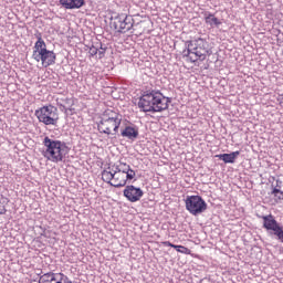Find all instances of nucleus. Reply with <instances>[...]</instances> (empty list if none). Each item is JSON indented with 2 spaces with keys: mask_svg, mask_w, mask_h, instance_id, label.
I'll return each instance as SVG.
<instances>
[{
  "mask_svg": "<svg viewBox=\"0 0 283 283\" xmlns=\"http://www.w3.org/2000/svg\"><path fill=\"white\" fill-rule=\"evenodd\" d=\"M43 150L42 156L50 160V163H63L67 154H70V148L67 143L59 140L56 138H51L45 136L42 140Z\"/></svg>",
  "mask_w": 283,
  "mask_h": 283,
  "instance_id": "obj_1",
  "label": "nucleus"
},
{
  "mask_svg": "<svg viewBox=\"0 0 283 283\" xmlns=\"http://www.w3.org/2000/svg\"><path fill=\"white\" fill-rule=\"evenodd\" d=\"M184 56L189 59L191 63L196 61H205L208 56H211L212 51L209 49V42L205 39H196L186 42V49L182 51Z\"/></svg>",
  "mask_w": 283,
  "mask_h": 283,
  "instance_id": "obj_2",
  "label": "nucleus"
},
{
  "mask_svg": "<svg viewBox=\"0 0 283 283\" xmlns=\"http://www.w3.org/2000/svg\"><path fill=\"white\" fill-rule=\"evenodd\" d=\"M164 98L165 95H163L160 91H146L139 97L137 105L140 112H150V114L161 113L164 111H158V107H160V103L165 101Z\"/></svg>",
  "mask_w": 283,
  "mask_h": 283,
  "instance_id": "obj_3",
  "label": "nucleus"
},
{
  "mask_svg": "<svg viewBox=\"0 0 283 283\" xmlns=\"http://www.w3.org/2000/svg\"><path fill=\"white\" fill-rule=\"evenodd\" d=\"M32 59L36 61V63H42L44 67H50V65L56 64V53L54 51L48 50V44L41 35L38 36V41L33 46Z\"/></svg>",
  "mask_w": 283,
  "mask_h": 283,
  "instance_id": "obj_4",
  "label": "nucleus"
},
{
  "mask_svg": "<svg viewBox=\"0 0 283 283\" xmlns=\"http://www.w3.org/2000/svg\"><path fill=\"white\" fill-rule=\"evenodd\" d=\"M35 116L44 125H56L59 123V108L49 105L35 111Z\"/></svg>",
  "mask_w": 283,
  "mask_h": 283,
  "instance_id": "obj_5",
  "label": "nucleus"
},
{
  "mask_svg": "<svg viewBox=\"0 0 283 283\" xmlns=\"http://www.w3.org/2000/svg\"><path fill=\"white\" fill-rule=\"evenodd\" d=\"M185 205L186 209L191 213V216H200L208 209L207 201H205V199L198 195L187 196L185 199Z\"/></svg>",
  "mask_w": 283,
  "mask_h": 283,
  "instance_id": "obj_6",
  "label": "nucleus"
},
{
  "mask_svg": "<svg viewBox=\"0 0 283 283\" xmlns=\"http://www.w3.org/2000/svg\"><path fill=\"white\" fill-rule=\"evenodd\" d=\"M263 220V229H266L270 235H274L279 242L283 243V227L273 214L261 216Z\"/></svg>",
  "mask_w": 283,
  "mask_h": 283,
  "instance_id": "obj_7",
  "label": "nucleus"
},
{
  "mask_svg": "<svg viewBox=\"0 0 283 283\" xmlns=\"http://www.w3.org/2000/svg\"><path fill=\"white\" fill-rule=\"evenodd\" d=\"M111 27L120 34H125V32H129L134 28V18L125 13L117 14L111 19Z\"/></svg>",
  "mask_w": 283,
  "mask_h": 283,
  "instance_id": "obj_8",
  "label": "nucleus"
},
{
  "mask_svg": "<svg viewBox=\"0 0 283 283\" xmlns=\"http://www.w3.org/2000/svg\"><path fill=\"white\" fill-rule=\"evenodd\" d=\"M97 129L99 134H107V136H114V138H116V134H118V129H120V122L101 118L97 123Z\"/></svg>",
  "mask_w": 283,
  "mask_h": 283,
  "instance_id": "obj_9",
  "label": "nucleus"
},
{
  "mask_svg": "<svg viewBox=\"0 0 283 283\" xmlns=\"http://www.w3.org/2000/svg\"><path fill=\"white\" fill-rule=\"evenodd\" d=\"M123 196L128 202H138L145 196V191L140 187L128 185L123 190Z\"/></svg>",
  "mask_w": 283,
  "mask_h": 283,
  "instance_id": "obj_10",
  "label": "nucleus"
},
{
  "mask_svg": "<svg viewBox=\"0 0 283 283\" xmlns=\"http://www.w3.org/2000/svg\"><path fill=\"white\" fill-rule=\"evenodd\" d=\"M102 180L111 185V187H115V189L125 187V180L118 181V175L113 174L112 170H103Z\"/></svg>",
  "mask_w": 283,
  "mask_h": 283,
  "instance_id": "obj_11",
  "label": "nucleus"
},
{
  "mask_svg": "<svg viewBox=\"0 0 283 283\" xmlns=\"http://www.w3.org/2000/svg\"><path fill=\"white\" fill-rule=\"evenodd\" d=\"M139 130H138V126L136 125H128L125 126L124 129H122L120 132V136L123 138H127L128 140H136L139 136Z\"/></svg>",
  "mask_w": 283,
  "mask_h": 283,
  "instance_id": "obj_12",
  "label": "nucleus"
},
{
  "mask_svg": "<svg viewBox=\"0 0 283 283\" xmlns=\"http://www.w3.org/2000/svg\"><path fill=\"white\" fill-rule=\"evenodd\" d=\"M60 6L65 10H81L85 6V0H60Z\"/></svg>",
  "mask_w": 283,
  "mask_h": 283,
  "instance_id": "obj_13",
  "label": "nucleus"
},
{
  "mask_svg": "<svg viewBox=\"0 0 283 283\" xmlns=\"http://www.w3.org/2000/svg\"><path fill=\"white\" fill-rule=\"evenodd\" d=\"M238 156H240V150L232 151L230 154L223 153L216 155L214 158H219V160L224 161L226 165H233L235 160H238Z\"/></svg>",
  "mask_w": 283,
  "mask_h": 283,
  "instance_id": "obj_14",
  "label": "nucleus"
},
{
  "mask_svg": "<svg viewBox=\"0 0 283 283\" xmlns=\"http://www.w3.org/2000/svg\"><path fill=\"white\" fill-rule=\"evenodd\" d=\"M102 119L113 120L116 123H123V115H120L112 109H107L104 112Z\"/></svg>",
  "mask_w": 283,
  "mask_h": 283,
  "instance_id": "obj_15",
  "label": "nucleus"
},
{
  "mask_svg": "<svg viewBox=\"0 0 283 283\" xmlns=\"http://www.w3.org/2000/svg\"><path fill=\"white\" fill-rule=\"evenodd\" d=\"M39 283H61V281H59L56 273L49 272L40 276Z\"/></svg>",
  "mask_w": 283,
  "mask_h": 283,
  "instance_id": "obj_16",
  "label": "nucleus"
},
{
  "mask_svg": "<svg viewBox=\"0 0 283 283\" xmlns=\"http://www.w3.org/2000/svg\"><path fill=\"white\" fill-rule=\"evenodd\" d=\"M124 178H125L124 182L126 187L127 182H132V180L136 178V171L130 168L128 171L124 172Z\"/></svg>",
  "mask_w": 283,
  "mask_h": 283,
  "instance_id": "obj_17",
  "label": "nucleus"
},
{
  "mask_svg": "<svg viewBox=\"0 0 283 283\" xmlns=\"http://www.w3.org/2000/svg\"><path fill=\"white\" fill-rule=\"evenodd\" d=\"M207 25H210V28H220V25H222V21H220V19L212 17L209 19L208 22H206Z\"/></svg>",
  "mask_w": 283,
  "mask_h": 283,
  "instance_id": "obj_18",
  "label": "nucleus"
},
{
  "mask_svg": "<svg viewBox=\"0 0 283 283\" xmlns=\"http://www.w3.org/2000/svg\"><path fill=\"white\" fill-rule=\"evenodd\" d=\"M96 45H98V50H97L98 59H105L107 46H103L102 42H97Z\"/></svg>",
  "mask_w": 283,
  "mask_h": 283,
  "instance_id": "obj_19",
  "label": "nucleus"
},
{
  "mask_svg": "<svg viewBox=\"0 0 283 283\" xmlns=\"http://www.w3.org/2000/svg\"><path fill=\"white\" fill-rule=\"evenodd\" d=\"M164 101H165L164 106L158 107L157 112H165V111L169 109V103H171V97H167L164 95Z\"/></svg>",
  "mask_w": 283,
  "mask_h": 283,
  "instance_id": "obj_20",
  "label": "nucleus"
},
{
  "mask_svg": "<svg viewBox=\"0 0 283 283\" xmlns=\"http://www.w3.org/2000/svg\"><path fill=\"white\" fill-rule=\"evenodd\" d=\"M55 275L57 276V282H60V283H72L70 277H67V275H65L63 273H55Z\"/></svg>",
  "mask_w": 283,
  "mask_h": 283,
  "instance_id": "obj_21",
  "label": "nucleus"
},
{
  "mask_svg": "<svg viewBox=\"0 0 283 283\" xmlns=\"http://www.w3.org/2000/svg\"><path fill=\"white\" fill-rule=\"evenodd\" d=\"M177 250L178 253H185L186 255H189V253H191V250H189V248L185 247V245H176L175 248Z\"/></svg>",
  "mask_w": 283,
  "mask_h": 283,
  "instance_id": "obj_22",
  "label": "nucleus"
},
{
  "mask_svg": "<svg viewBox=\"0 0 283 283\" xmlns=\"http://www.w3.org/2000/svg\"><path fill=\"white\" fill-rule=\"evenodd\" d=\"M119 169H120L122 174L125 176V174L132 169V166H129L123 161H119Z\"/></svg>",
  "mask_w": 283,
  "mask_h": 283,
  "instance_id": "obj_23",
  "label": "nucleus"
},
{
  "mask_svg": "<svg viewBox=\"0 0 283 283\" xmlns=\"http://www.w3.org/2000/svg\"><path fill=\"white\" fill-rule=\"evenodd\" d=\"M88 54H91V56H96V54H98V45H92L88 50Z\"/></svg>",
  "mask_w": 283,
  "mask_h": 283,
  "instance_id": "obj_24",
  "label": "nucleus"
},
{
  "mask_svg": "<svg viewBox=\"0 0 283 283\" xmlns=\"http://www.w3.org/2000/svg\"><path fill=\"white\" fill-rule=\"evenodd\" d=\"M113 174H115V176H118V174H122L120 171V165H113L112 166V170H111Z\"/></svg>",
  "mask_w": 283,
  "mask_h": 283,
  "instance_id": "obj_25",
  "label": "nucleus"
},
{
  "mask_svg": "<svg viewBox=\"0 0 283 283\" xmlns=\"http://www.w3.org/2000/svg\"><path fill=\"white\" fill-rule=\"evenodd\" d=\"M203 17H205V21H206V23H207V22H209L210 19H212V17H216V14H213V13H211V12H209V11H206V12L203 13Z\"/></svg>",
  "mask_w": 283,
  "mask_h": 283,
  "instance_id": "obj_26",
  "label": "nucleus"
},
{
  "mask_svg": "<svg viewBox=\"0 0 283 283\" xmlns=\"http://www.w3.org/2000/svg\"><path fill=\"white\" fill-rule=\"evenodd\" d=\"M64 105H66L69 108H71L74 105V99L72 98H65L63 99Z\"/></svg>",
  "mask_w": 283,
  "mask_h": 283,
  "instance_id": "obj_27",
  "label": "nucleus"
},
{
  "mask_svg": "<svg viewBox=\"0 0 283 283\" xmlns=\"http://www.w3.org/2000/svg\"><path fill=\"white\" fill-rule=\"evenodd\" d=\"M60 109H61V112H64L65 114H67V109H70V112H72V108L67 107L65 104H60Z\"/></svg>",
  "mask_w": 283,
  "mask_h": 283,
  "instance_id": "obj_28",
  "label": "nucleus"
},
{
  "mask_svg": "<svg viewBox=\"0 0 283 283\" xmlns=\"http://www.w3.org/2000/svg\"><path fill=\"white\" fill-rule=\"evenodd\" d=\"M0 205H8V198L3 197V195H0Z\"/></svg>",
  "mask_w": 283,
  "mask_h": 283,
  "instance_id": "obj_29",
  "label": "nucleus"
},
{
  "mask_svg": "<svg viewBox=\"0 0 283 283\" xmlns=\"http://www.w3.org/2000/svg\"><path fill=\"white\" fill-rule=\"evenodd\" d=\"M164 247H170L171 249H175L176 244L171 243L170 241H164Z\"/></svg>",
  "mask_w": 283,
  "mask_h": 283,
  "instance_id": "obj_30",
  "label": "nucleus"
},
{
  "mask_svg": "<svg viewBox=\"0 0 283 283\" xmlns=\"http://www.w3.org/2000/svg\"><path fill=\"white\" fill-rule=\"evenodd\" d=\"M274 198H275V202H280V200H283V195L276 193V196H274Z\"/></svg>",
  "mask_w": 283,
  "mask_h": 283,
  "instance_id": "obj_31",
  "label": "nucleus"
},
{
  "mask_svg": "<svg viewBox=\"0 0 283 283\" xmlns=\"http://www.w3.org/2000/svg\"><path fill=\"white\" fill-rule=\"evenodd\" d=\"M125 180V175L123 172L118 174V182H123Z\"/></svg>",
  "mask_w": 283,
  "mask_h": 283,
  "instance_id": "obj_32",
  "label": "nucleus"
},
{
  "mask_svg": "<svg viewBox=\"0 0 283 283\" xmlns=\"http://www.w3.org/2000/svg\"><path fill=\"white\" fill-rule=\"evenodd\" d=\"M7 211H8V210L6 209L4 206H2V207L0 208V214H1V216L6 214Z\"/></svg>",
  "mask_w": 283,
  "mask_h": 283,
  "instance_id": "obj_33",
  "label": "nucleus"
},
{
  "mask_svg": "<svg viewBox=\"0 0 283 283\" xmlns=\"http://www.w3.org/2000/svg\"><path fill=\"white\" fill-rule=\"evenodd\" d=\"M165 105V99H161V103L159 104V107H164Z\"/></svg>",
  "mask_w": 283,
  "mask_h": 283,
  "instance_id": "obj_34",
  "label": "nucleus"
},
{
  "mask_svg": "<svg viewBox=\"0 0 283 283\" xmlns=\"http://www.w3.org/2000/svg\"><path fill=\"white\" fill-rule=\"evenodd\" d=\"M107 169H108V170H111V169H112V167H109V166H108V167H107Z\"/></svg>",
  "mask_w": 283,
  "mask_h": 283,
  "instance_id": "obj_35",
  "label": "nucleus"
}]
</instances>
